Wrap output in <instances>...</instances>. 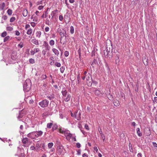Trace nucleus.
<instances>
[{
	"label": "nucleus",
	"mask_w": 157,
	"mask_h": 157,
	"mask_svg": "<svg viewBox=\"0 0 157 157\" xmlns=\"http://www.w3.org/2000/svg\"><path fill=\"white\" fill-rule=\"evenodd\" d=\"M49 102L46 99H44L39 102V104L41 107L44 108L48 106Z\"/></svg>",
	"instance_id": "obj_2"
},
{
	"label": "nucleus",
	"mask_w": 157,
	"mask_h": 157,
	"mask_svg": "<svg viewBox=\"0 0 157 157\" xmlns=\"http://www.w3.org/2000/svg\"><path fill=\"white\" fill-rule=\"evenodd\" d=\"M17 53L15 52H13L11 55V58L13 60H15L17 57Z\"/></svg>",
	"instance_id": "obj_8"
},
{
	"label": "nucleus",
	"mask_w": 157,
	"mask_h": 157,
	"mask_svg": "<svg viewBox=\"0 0 157 157\" xmlns=\"http://www.w3.org/2000/svg\"><path fill=\"white\" fill-rule=\"evenodd\" d=\"M65 69L64 67H62L60 68V72L62 73H63L64 71V70Z\"/></svg>",
	"instance_id": "obj_43"
},
{
	"label": "nucleus",
	"mask_w": 157,
	"mask_h": 157,
	"mask_svg": "<svg viewBox=\"0 0 157 157\" xmlns=\"http://www.w3.org/2000/svg\"><path fill=\"white\" fill-rule=\"evenodd\" d=\"M62 31V30L61 29L59 28H58L57 29V32L59 33L61 32Z\"/></svg>",
	"instance_id": "obj_54"
},
{
	"label": "nucleus",
	"mask_w": 157,
	"mask_h": 157,
	"mask_svg": "<svg viewBox=\"0 0 157 157\" xmlns=\"http://www.w3.org/2000/svg\"><path fill=\"white\" fill-rule=\"evenodd\" d=\"M71 98V95L70 94H68L67 95V98H64V100L66 102H67L69 100H70Z\"/></svg>",
	"instance_id": "obj_14"
},
{
	"label": "nucleus",
	"mask_w": 157,
	"mask_h": 157,
	"mask_svg": "<svg viewBox=\"0 0 157 157\" xmlns=\"http://www.w3.org/2000/svg\"><path fill=\"white\" fill-rule=\"evenodd\" d=\"M52 50L53 52L57 56H58L59 55V52L57 49L55 48H53Z\"/></svg>",
	"instance_id": "obj_17"
},
{
	"label": "nucleus",
	"mask_w": 157,
	"mask_h": 157,
	"mask_svg": "<svg viewBox=\"0 0 157 157\" xmlns=\"http://www.w3.org/2000/svg\"><path fill=\"white\" fill-rule=\"evenodd\" d=\"M100 134L101 135V136L102 139L103 141H104L105 139V135L101 132L100 133Z\"/></svg>",
	"instance_id": "obj_33"
},
{
	"label": "nucleus",
	"mask_w": 157,
	"mask_h": 157,
	"mask_svg": "<svg viewBox=\"0 0 157 157\" xmlns=\"http://www.w3.org/2000/svg\"><path fill=\"white\" fill-rule=\"evenodd\" d=\"M58 128V125L56 124H55L53 125V127L52 128V130L54 131V130Z\"/></svg>",
	"instance_id": "obj_27"
},
{
	"label": "nucleus",
	"mask_w": 157,
	"mask_h": 157,
	"mask_svg": "<svg viewBox=\"0 0 157 157\" xmlns=\"http://www.w3.org/2000/svg\"><path fill=\"white\" fill-rule=\"evenodd\" d=\"M29 62L30 63H32V64H33V63H35V61H34V59L32 58L30 59H29Z\"/></svg>",
	"instance_id": "obj_40"
},
{
	"label": "nucleus",
	"mask_w": 157,
	"mask_h": 157,
	"mask_svg": "<svg viewBox=\"0 0 157 157\" xmlns=\"http://www.w3.org/2000/svg\"><path fill=\"white\" fill-rule=\"evenodd\" d=\"M33 32V30L31 29H29L27 32V34L28 35H31Z\"/></svg>",
	"instance_id": "obj_26"
},
{
	"label": "nucleus",
	"mask_w": 157,
	"mask_h": 157,
	"mask_svg": "<svg viewBox=\"0 0 157 157\" xmlns=\"http://www.w3.org/2000/svg\"><path fill=\"white\" fill-rule=\"evenodd\" d=\"M47 78V76L44 74H42L41 75V76L40 77V79L41 80H44L46 78Z\"/></svg>",
	"instance_id": "obj_16"
},
{
	"label": "nucleus",
	"mask_w": 157,
	"mask_h": 157,
	"mask_svg": "<svg viewBox=\"0 0 157 157\" xmlns=\"http://www.w3.org/2000/svg\"><path fill=\"white\" fill-rule=\"evenodd\" d=\"M7 13L9 15H11L12 14V10L10 9H9L7 10Z\"/></svg>",
	"instance_id": "obj_36"
},
{
	"label": "nucleus",
	"mask_w": 157,
	"mask_h": 157,
	"mask_svg": "<svg viewBox=\"0 0 157 157\" xmlns=\"http://www.w3.org/2000/svg\"><path fill=\"white\" fill-rule=\"evenodd\" d=\"M53 144L52 143H50L48 144V146L49 148H51L53 146Z\"/></svg>",
	"instance_id": "obj_39"
},
{
	"label": "nucleus",
	"mask_w": 157,
	"mask_h": 157,
	"mask_svg": "<svg viewBox=\"0 0 157 157\" xmlns=\"http://www.w3.org/2000/svg\"><path fill=\"white\" fill-rule=\"evenodd\" d=\"M23 115L22 114H21V113H19V116L18 117V118L19 119H20V118H21L22 117Z\"/></svg>",
	"instance_id": "obj_56"
},
{
	"label": "nucleus",
	"mask_w": 157,
	"mask_h": 157,
	"mask_svg": "<svg viewBox=\"0 0 157 157\" xmlns=\"http://www.w3.org/2000/svg\"><path fill=\"white\" fill-rule=\"evenodd\" d=\"M109 52L108 51L107 49H105V50H104V55L105 56H107Z\"/></svg>",
	"instance_id": "obj_28"
},
{
	"label": "nucleus",
	"mask_w": 157,
	"mask_h": 157,
	"mask_svg": "<svg viewBox=\"0 0 157 157\" xmlns=\"http://www.w3.org/2000/svg\"><path fill=\"white\" fill-rule=\"evenodd\" d=\"M113 104L114 105L116 106H118L120 105L119 101L117 99L114 100L113 101Z\"/></svg>",
	"instance_id": "obj_12"
},
{
	"label": "nucleus",
	"mask_w": 157,
	"mask_h": 157,
	"mask_svg": "<svg viewBox=\"0 0 157 157\" xmlns=\"http://www.w3.org/2000/svg\"><path fill=\"white\" fill-rule=\"evenodd\" d=\"M64 55L66 57H67L69 55V52L68 51H65L64 52Z\"/></svg>",
	"instance_id": "obj_45"
},
{
	"label": "nucleus",
	"mask_w": 157,
	"mask_h": 157,
	"mask_svg": "<svg viewBox=\"0 0 157 157\" xmlns=\"http://www.w3.org/2000/svg\"><path fill=\"white\" fill-rule=\"evenodd\" d=\"M119 58L118 56H117V57L116 58V59L115 60V62L116 64H117V63H119Z\"/></svg>",
	"instance_id": "obj_46"
},
{
	"label": "nucleus",
	"mask_w": 157,
	"mask_h": 157,
	"mask_svg": "<svg viewBox=\"0 0 157 157\" xmlns=\"http://www.w3.org/2000/svg\"><path fill=\"white\" fill-rule=\"evenodd\" d=\"M46 50H43L42 51V54L43 56H45L46 54Z\"/></svg>",
	"instance_id": "obj_55"
},
{
	"label": "nucleus",
	"mask_w": 157,
	"mask_h": 157,
	"mask_svg": "<svg viewBox=\"0 0 157 157\" xmlns=\"http://www.w3.org/2000/svg\"><path fill=\"white\" fill-rule=\"evenodd\" d=\"M129 149L130 151L131 152H132L133 151V150L132 149V145L130 143L129 144Z\"/></svg>",
	"instance_id": "obj_34"
},
{
	"label": "nucleus",
	"mask_w": 157,
	"mask_h": 157,
	"mask_svg": "<svg viewBox=\"0 0 157 157\" xmlns=\"http://www.w3.org/2000/svg\"><path fill=\"white\" fill-rule=\"evenodd\" d=\"M47 98L50 100H53L55 98V95L54 94L52 93L48 95L47 96Z\"/></svg>",
	"instance_id": "obj_9"
},
{
	"label": "nucleus",
	"mask_w": 157,
	"mask_h": 157,
	"mask_svg": "<svg viewBox=\"0 0 157 157\" xmlns=\"http://www.w3.org/2000/svg\"><path fill=\"white\" fill-rule=\"evenodd\" d=\"M97 63V60L95 59H94V62H92L91 65H92L94 64V63Z\"/></svg>",
	"instance_id": "obj_57"
},
{
	"label": "nucleus",
	"mask_w": 157,
	"mask_h": 157,
	"mask_svg": "<svg viewBox=\"0 0 157 157\" xmlns=\"http://www.w3.org/2000/svg\"><path fill=\"white\" fill-rule=\"evenodd\" d=\"M63 147L62 146H59L57 147V152L58 155H60L63 151Z\"/></svg>",
	"instance_id": "obj_6"
},
{
	"label": "nucleus",
	"mask_w": 157,
	"mask_h": 157,
	"mask_svg": "<svg viewBox=\"0 0 157 157\" xmlns=\"http://www.w3.org/2000/svg\"><path fill=\"white\" fill-rule=\"evenodd\" d=\"M56 13L55 12V11H53L52 12L51 15L52 16V17L54 16L55 14Z\"/></svg>",
	"instance_id": "obj_49"
},
{
	"label": "nucleus",
	"mask_w": 157,
	"mask_h": 157,
	"mask_svg": "<svg viewBox=\"0 0 157 157\" xmlns=\"http://www.w3.org/2000/svg\"><path fill=\"white\" fill-rule=\"evenodd\" d=\"M35 132H36V137H38V136H41L43 133V132L41 131H38Z\"/></svg>",
	"instance_id": "obj_13"
},
{
	"label": "nucleus",
	"mask_w": 157,
	"mask_h": 157,
	"mask_svg": "<svg viewBox=\"0 0 157 157\" xmlns=\"http://www.w3.org/2000/svg\"><path fill=\"white\" fill-rule=\"evenodd\" d=\"M61 93L63 96L66 97V96L67 94V92L66 90L63 89Z\"/></svg>",
	"instance_id": "obj_20"
},
{
	"label": "nucleus",
	"mask_w": 157,
	"mask_h": 157,
	"mask_svg": "<svg viewBox=\"0 0 157 157\" xmlns=\"http://www.w3.org/2000/svg\"><path fill=\"white\" fill-rule=\"evenodd\" d=\"M52 125L53 124L52 123H48L47 125V128H50Z\"/></svg>",
	"instance_id": "obj_32"
},
{
	"label": "nucleus",
	"mask_w": 157,
	"mask_h": 157,
	"mask_svg": "<svg viewBox=\"0 0 157 157\" xmlns=\"http://www.w3.org/2000/svg\"><path fill=\"white\" fill-rule=\"evenodd\" d=\"M74 27L71 26L70 27V32L71 34H73L74 33Z\"/></svg>",
	"instance_id": "obj_29"
},
{
	"label": "nucleus",
	"mask_w": 157,
	"mask_h": 157,
	"mask_svg": "<svg viewBox=\"0 0 157 157\" xmlns=\"http://www.w3.org/2000/svg\"><path fill=\"white\" fill-rule=\"evenodd\" d=\"M15 20V18L14 17H12L10 19V22H12L14 21Z\"/></svg>",
	"instance_id": "obj_48"
},
{
	"label": "nucleus",
	"mask_w": 157,
	"mask_h": 157,
	"mask_svg": "<svg viewBox=\"0 0 157 157\" xmlns=\"http://www.w3.org/2000/svg\"><path fill=\"white\" fill-rule=\"evenodd\" d=\"M2 18L4 20H6L7 19V16L6 15H4L2 17Z\"/></svg>",
	"instance_id": "obj_60"
},
{
	"label": "nucleus",
	"mask_w": 157,
	"mask_h": 157,
	"mask_svg": "<svg viewBox=\"0 0 157 157\" xmlns=\"http://www.w3.org/2000/svg\"><path fill=\"white\" fill-rule=\"evenodd\" d=\"M30 149L31 150H33L36 149V147H35L34 146H32L30 147Z\"/></svg>",
	"instance_id": "obj_58"
},
{
	"label": "nucleus",
	"mask_w": 157,
	"mask_h": 157,
	"mask_svg": "<svg viewBox=\"0 0 157 157\" xmlns=\"http://www.w3.org/2000/svg\"><path fill=\"white\" fill-rule=\"evenodd\" d=\"M82 157H88V155L86 153H84L82 155Z\"/></svg>",
	"instance_id": "obj_59"
},
{
	"label": "nucleus",
	"mask_w": 157,
	"mask_h": 157,
	"mask_svg": "<svg viewBox=\"0 0 157 157\" xmlns=\"http://www.w3.org/2000/svg\"><path fill=\"white\" fill-rule=\"evenodd\" d=\"M31 42L32 43L34 44L37 45H39V43L38 40L35 39H33L32 40Z\"/></svg>",
	"instance_id": "obj_18"
},
{
	"label": "nucleus",
	"mask_w": 157,
	"mask_h": 157,
	"mask_svg": "<svg viewBox=\"0 0 157 157\" xmlns=\"http://www.w3.org/2000/svg\"><path fill=\"white\" fill-rule=\"evenodd\" d=\"M64 135L67 140H70L72 136V134L68 131H66V132H64Z\"/></svg>",
	"instance_id": "obj_4"
},
{
	"label": "nucleus",
	"mask_w": 157,
	"mask_h": 157,
	"mask_svg": "<svg viewBox=\"0 0 157 157\" xmlns=\"http://www.w3.org/2000/svg\"><path fill=\"white\" fill-rule=\"evenodd\" d=\"M10 38V37L9 36H7L6 37L4 40V42H6Z\"/></svg>",
	"instance_id": "obj_38"
},
{
	"label": "nucleus",
	"mask_w": 157,
	"mask_h": 157,
	"mask_svg": "<svg viewBox=\"0 0 157 157\" xmlns=\"http://www.w3.org/2000/svg\"><path fill=\"white\" fill-rule=\"evenodd\" d=\"M40 50L38 48H35L33 51H31L30 53L32 55H34L35 53L38 52Z\"/></svg>",
	"instance_id": "obj_10"
},
{
	"label": "nucleus",
	"mask_w": 157,
	"mask_h": 157,
	"mask_svg": "<svg viewBox=\"0 0 157 157\" xmlns=\"http://www.w3.org/2000/svg\"><path fill=\"white\" fill-rule=\"evenodd\" d=\"M66 131H64V130H63L61 128L59 129V132L62 133H63L64 134V132H66Z\"/></svg>",
	"instance_id": "obj_44"
},
{
	"label": "nucleus",
	"mask_w": 157,
	"mask_h": 157,
	"mask_svg": "<svg viewBox=\"0 0 157 157\" xmlns=\"http://www.w3.org/2000/svg\"><path fill=\"white\" fill-rule=\"evenodd\" d=\"M36 37L40 38L41 34V32L40 31H37L36 32Z\"/></svg>",
	"instance_id": "obj_30"
},
{
	"label": "nucleus",
	"mask_w": 157,
	"mask_h": 157,
	"mask_svg": "<svg viewBox=\"0 0 157 157\" xmlns=\"http://www.w3.org/2000/svg\"><path fill=\"white\" fill-rule=\"evenodd\" d=\"M24 17H26L28 14V11L27 10L25 9L23 10L22 13Z\"/></svg>",
	"instance_id": "obj_19"
},
{
	"label": "nucleus",
	"mask_w": 157,
	"mask_h": 157,
	"mask_svg": "<svg viewBox=\"0 0 157 157\" xmlns=\"http://www.w3.org/2000/svg\"><path fill=\"white\" fill-rule=\"evenodd\" d=\"M55 65L58 67H59L61 66V64L60 63L56 62L55 63Z\"/></svg>",
	"instance_id": "obj_47"
},
{
	"label": "nucleus",
	"mask_w": 157,
	"mask_h": 157,
	"mask_svg": "<svg viewBox=\"0 0 157 157\" xmlns=\"http://www.w3.org/2000/svg\"><path fill=\"white\" fill-rule=\"evenodd\" d=\"M29 140L27 138H23L22 140V141L23 143L26 144Z\"/></svg>",
	"instance_id": "obj_23"
},
{
	"label": "nucleus",
	"mask_w": 157,
	"mask_h": 157,
	"mask_svg": "<svg viewBox=\"0 0 157 157\" xmlns=\"http://www.w3.org/2000/svg\"><path fill=\"white\" fill-rule=\"evenodd\" d=\"M44 7V6H40L38 7V9L39 10H42Z\"/></svg>",
	"instance_id": "obj_61"
},
{
	"label": "nucleus",
	"mask_w": 157,
	"mask_h": 157,
	"mask_svg": "<svg viewBox=\"0 0 157 157\" xmlns=\"http://www.w3.org/2000/svg\"><path fill=\"white\" fill-rule=\"evenodd\" d=\"M6 35H7L6 32V31H5L2 33V35H1V36L2 37H4Z\"/></svg>",
	"instance_id": "obj_41"
},
{
	"label": "nucleus",
	"mask_w": 157,
	"mask_h": 157,
	"mask_svg": "<svg viewBox=\"0 0 157 157\" xmlns=\"http://www.w3.org/2000/svg\"><path fill=\"white\" fill-rule=\"evenodd\" d=\"M18 46H19L21 48H22L23 47V44L22 43H20L18 45Z\"/></svg>",
	"instance_id": "obj_63"
},
{
	"label": "nucleus",
	"mask_w": 157,
	"mask_h": 157,
	"mask_svg": "<svg viewBox=\"0 0 157 157\" xmlns=\"http://www.w3.org/2000/svg\"><path fill=\"white\" fill-rule=\"evenodd\" d=\"M31 86V80L28 79H26L23 86L24 90L26 91H29L30 89Z\"/></svg>",
	"instance_id": "obj_1"
},
{
	"label": "nucleus",
	"mask_w": 157,
	"mask_h": 157,
	"mask_svg": "<svg viewBox=\"0 0 157 157\" xmlns=\"http://www.w3.org/2000/svg\"><path fill=\"white\" fill-rule=\"evenodd\" d=\"M66 30L65 29H62V31L59 33L60 36H64V34H65Z\"/></svg>",
	"instance_id": "obj_22"
},
{
	"label": "nucleus",
	"mask_w": 157,
	"mask_h": 157,
	"mask_svg": "<svg viewBox=\"0 0 157 157\" xmlns=\"http://www.w3.org/2000/svg\"><path fill=\"white\" fill-rule=\"evenodd\" d=\"M86 76L87 77L86 78V80H89L90 79V78H92L91 76L90 75V74H88Z\"/></svg>",
	"instance_id": "obj_35"
},
{
	"label": "nucleus",
	"mask_w": 157,
	"mask_h": 157,
	"mask_svg": "<svg viewBox=\"0 0 157 157\" xmlns=\"http://www.w3.org/2000/svg\"><path fill=\"white\" fill-rule=\"evenodd\" d=\"M95 94L97 95H100L101 94V93L100 91L98 90H96L94 92Z\"/></svg>",
	"instance_id": "obj_25"
},
{
	"label": "nucleus",
	"mask_w": 157,
	"mask_h": 157,
	"mask_svg": "<svg viewBox=\"0 0 157 157\" xmlns=\"http://www.w3.org/2000/svg\"><path fill=\"white\" fill-rule=\"evenodd\" d=\"M64 36H60V41L61 43L63 44H64L66 43L67 40L66 39L64 41H62V39L63 37Z\"/></svg>",
	"instance_id": "obj_15"
},
{
	"label": "nucleus",
	"mask_w": 157,
	"mask_h": 157,
	"mask_svg": "<svg viewBox=\"0 0 157 157\" xmlns=\"http://www.w3.org/2000/svg\"><path fill=\"white\" fill-rule=\"evenodd\" d=\"M85 128L87 130H89V128L88 125L87 124H86L85 125Z\"/></svg>",
	"instance_id": "obj_64"
},
{
	"label": "nucleus",
	"mask_w": 157,
	"mask_h": 157,
	"mask_svg": "<svg viewBox=\"0 0 157 157\" xmlns=\"http://www.w3.org/2000/svg\"><path fill=\"white\" fill-rule=\"evenodd\" d=\"M5 6V4L4 2H3L0 4V10H3Z\"/></svg>",
	"instance_id": "obj_24"
},
{
	"label": "nucleus",
	"mask_w": 157,
	"mask_h": 157,
	"mask_svg": "<svg viewBox=\"0 0 157 157\" xmlns=\"http://www.w3.org/2000/svg\"><path fill=\"white\" fill-rule=\"evenodd\" d=\"M6 29L8 31H12L13 30V28L12 27L10 26H8L6 28Z\"/></svg>",
	"instance_id": "obj_37"
},
{
	"label": "nucleus",
	"mask_w": 157,
	"mask_h": 157,
	"mask_svg": "<svg viewBox=\"0 0 157 157\" xmlns=\"http://www.w3.org/2000/svg\"><path fill=\"white\" fill-rule=\"evenodd\" d=\"M47 84L46 83H44L43 85L42 86L43 89V90H44L46 89V87L47 86Z\"/></svg>",
	"instance_id": "obj_42"
},
{
	"label": "nucleus",
	"mask_w": 157,
	"mask_h": 157,
	"mask_svg": "<svg viewBox=\"0 0 157 157\" xmlns=\"http://www.w3.org/2000/svg\"><path fill=\"white\" fill-rule=\"evenodd\" d=\"M59 19L60 21L63 20V16L60 15L59 16Z\"/></svg>",
	"instance_id": "obj_51"
},
{
	"label": "nucleus",
	"mask_w": 157,
	"mask_h": 157,
	"mask_svg": "<svg viewBox=\"0 0 157 157\" xmlns=\"http://www.w3.org/2000/svg\"><path fill=\"white\" fill-rule=\"evenodd\" d=\"M137 133L139 136H142V133L140 132V128H138L136 129Z\"/></svg>",
	"instance_id": "obj_21"
},
{
	"label": "nucleus",
	"mask_w": 157,
	"mask_h": 157,
	"mask_svg": "<svg viewBox=\"0 0 157 157\" xmlns=\"http://www.w3.org/2000/svg\"><path fill=\"white\" fill-rule=\"evenodd\" d=\"M81 112L78 110L75 111L74 113V116L77 120H79L81 119Z\"/></svg>",
	"instance_id": "obj_3"
},
{
	"label": "nucleus",
	"mask_w": 157,
	"mask_h": 157,
	"mask_svg": "<svg viewBox=\"0 0 157 157\" xmlns=\"http://www.w3.org/2000/svg\"><path fill=\"white\" fill-rule=\"evenodd\" d=\"M30 27V25L29 24H26L25 25V29H27V28H29Z\"/></svg>",
	"instance_id": "obj_62"
},
{
	"label": "nucleus",
	"mask_w": 157,
	"mask_h": 157,
	"mask_svg": "<svg viewBox=\"0 0 157 157\" xmlns=\"http://www.w3.org/2000/svg\"><path fill=\"white\" fill-rule=\"evenodd\" d=\"M49 44L51 46H53L55 44V41L53 40H51L49 41Z\"/></svg>",
	"instance_id": "obj_31"
},
{
	"label": "nucleus",
	"mask_w": 157,
	"mask_h": 157,
	"mask_svg": "<svg viewBox=\"0 0 157 157\" xmlns=\"http://www.w3.org/2000/svg\"><path fill=\"white\" fill-rule=\"evenodd\" d=\"M27 136L32 139H34L36 136V132H34L30 133L27 135Z\"/></svg>",
	"instance_id": "obj_5"
},
{
	"label": "nucleus",
	"mask_w": 157,
	"mask_h": 157,
	"mask_svg": "<svg viewBox=\"0 0 157 157\" xmlns=\"http://www.w3.org/2000/svg\"><path fill=\"white\" fill-rule=\"evenodd\" d=\"M86 82L88 86H90L92 84V78H90L89 80H86Z\"/></svg>",
	"instance_id": "obj_11"
},
{
	"label": "nucleus",
	"mask_w": 157,
	"mask_h": 157,
	"mask_svg": "<svg viewBox=\"0 0 157 157\" xmlns=\"http://www.w3.org/2000/svg\"><path fill=\"white\" fill-rule=\"evenodd\" d=\"M76 146L78 148H79L81 147V145L79 143H77L76 144Z\"/></svg>",
	"instance_id": "obj_50"
},
{
	"label": "nucleus",
	"mask_w": 157,
	"mask_h": 157,
	"mask_svg": "<svg viewBox=\"0 0 157 157\" xmlns=\"http://www.w3.org/2000/svg\"><path fill=\"white\" fill-rule=\"evenodd\" d=\"M152 145L154 147H157V144L156 143L152 142Z\"/></svg>",
	"instance_id": "obj_53"
},
{
	"label": "nucleus",
	"mask_w": 157,
	"mask_h": 157,
	"mask_svg": "<svg viewBox=\"0 0 157 157\" xmlns=\"http://www.w3.org/2000/svg\"><path fill=\"white\" fill-rule=\"evenodd\" d=\"M15 34L17 36H19L20 35V33L18 31H15Z\"/></svg>",
	"instance_id": "obj_52"
},
{
	"label": "nucleus",
	"mask_w": 157,
	"mask_h": 157,
	"mask_svg": "<svg viewBox=\"0 0 157 157\" xmlns=\"http://www.w3.org/2000/svg\"><path fill=\"white\" fill-rule=\"evenodd\" d=\"M44 45L45 48V50L46 51H49L50 50L51 47L46 41H44Z\"/></svg>",
	"instance_id": "obj_7"
}]
</instances>
